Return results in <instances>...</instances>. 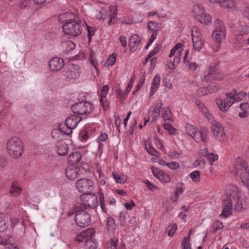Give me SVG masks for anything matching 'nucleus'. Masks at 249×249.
I'll return each instance as SVG.
<instances>
[{"label":"nucleus","instance_id":"obj_44","mask_svg":"<svg viewBox=\"0 0 249 249\" xmlns=\"http://www.w3.org/2000/svg\"><path fill=\"white\" fill-rule=\"evenodd\" d=\"M147 28L149 30L153 31V32H157V33L160 30L158 27V23L154 21H151L148 22Z\"/></svg>","mask_w":249,"mask_h":249},{"label":"nucleus","instance_id":"obj_16","mask_svg":"<svg viewBox=\"0 0 249 249\" xmlns=\"http://www.w3.org/2000/svg\"><path fill=\"white\" fill-rule=\"evenodd\" d=\"M212 129L215 139L219 142H223L226 138L221 124L217 122L212 123Z\"/></svg>","mask_w":249,"mask_h":249},{"label":"nucleus","instance_id":"obj_29","mask_svg":"<svg viewBox=\"0 0 249 249\" xmlns=\"http://www.w3.org/2000/svg\"><path fill=\"white\" fill-rule=\"evenodd\" d=\"M191 137L196 142H203L204 143H206L207 142L206 133L204 131H198L197 129Z\"/></svg>","mask_w":249,"mask_h":249},{"label":"nucleus","instance_id":"obj_47","mask_svg":"<svg viewBox=\"0 0 249 249\" xmlns=\"http://www.w3.org/2000/svg\"><path fill=\"white\" fill-rule=\"evenodd\" d=\"M201 111L204 114V116L211 122L213 123L214 122L213 115L210 113L209 111L207 109L206 107L203 108V109Z\"/></svg>","mask_w":249,"mask_h":249},{"label":"nucleus","instance_id":"obj_24","mask_svg":"<svg viewBox=\"0 0 249 249\" xmlns=\"http://www.w3.org/2000/svg\"><path fill=\"white\" fill-rule=\"evenodd\" d=\"M79 171L80 169L77 167L69 166L66 168L65 173L68 179L73 180L79 176Z\"/></svg>","mask_w":249,"mask_h":249},{"label":"nucleus","instance_id":"obj_58","mask_svg":"<svg viewBox=\"0 0 249 249\" xmlns=\"http://www.w3.org/2000/svg\"><path fill=\"white\" fill-rule=\"evenodd\" d=\"M183 190V184L182 183H179L178 185V187L176 188V190L175 191V195L177 196H179L182 193Z\"/></svg>","mask_w":249,"mask_h":249},{"label":"nucleus","instance_id":"obj_7","mask_svg":"<svg viewBox=\"0 0 249 249\" xmlns=\"http://www.w3.org/2000/svg\"><path fill=\"white\" fill-rule=\"evenodd\" d=\"M191 32L193 50L195 52H199L204 45L200 30L197 27H194Z\"/></svg>","mask_w":249,"mask_h":249},{"label":"nucleus","instance_id":"obj_2","mask_svg":"<svg viewBox=\"0 0 249 249\" xmlns=\"http://www.w3.org/2000/svg\"><path fill=\"white\" fill-rule=\"evenodd\" d=\"M230 170L234 175L239 176L243 183H245L247 178H249V169L242 158L239 157L235 159Z\"/></svg>","mask_w":249,"mask_h":249},{"label":"nucleus","instance_id":"obj_55","mask_svg":"<svg viewBox=\"0 0 249 249\" xmlns=\"http://www.w3.org/2000/svg\"><path fill=\"white\" fill-rule=\"evenodd\" d=\"M207 88L209 92L214 93L219 89V86L215 83H212L207 87Z\"/></svg>","mask_w":249,"mask_h":249},{"label":"nucleus","instance_id":"obj_8","mask_svg":"<svg viewBox=\"0 0 249 249\" xmlns=\"http://www.w3.org/2000/svg\"><path fill=\"white\" fill-rule=\"evenodd\" d=\"M77 190L85 194H90L94 190V184L93 181L87 178L78 179L75 184Z\"/></svg>","mask_w":249,"mask_h":249},{"label":"nucleus","instance_id":"obj_59","mask_svg":"<svg viewBox=\"0 0 249 249\" xmlns=\"http://www.w3.org/2000/svg\"><path fill=\"white\" fill-rule=\"evenodd\" d=\"M147 151L151 155L156 157H159V152L152 146L149 145L146 148Z\"/></svg>","mask_w":249,"mask_h":249},{"label":"nucleus","instance_id":"obj_51","mask_svg":"<svg viewBox=\"0 0 249 249\" xmlns=\"http://www.w3.org/2000/svg\"><path fill=\"white\" fill-rule=\"evenodd\" d=\"M182 249H192L189 237H185L182 243Z\"/></svg>","mask_w":249,"mask_h":249},{"label":"nucleus","instance_id":"obj_14","mask_svg":"<svg viewBox=\"0 0 249 249\" xmlns=\"http://www.w3.org/2000/svg\"><path fill=\"white\" fill-rule=\"evenodd\" d=\"M81 120L82 118L80 116L76 115H71L66 118L65 124L67 127V134L70 135L72 133V130L76 127Z\"/></svg>","mask_w":249,"mask_h":249},{"label":"nucleus","instance_id":"obj_3","mask_svg":"<svg viewBox=\"0 0 249 249\" xmlns=\"http://www.w3.org/2000/svg\"><path fill=\"white\" fill-rule=\"evenodd\" d=\"M226 195L231 196L232 199H236L234 207L236 211H240L246 208L247 197L242 194L237 186H229Z\"/></svg>","mask_w":249,"mask_h":249},{"label":"nucleus","instance_id":"obj_18","mask_svg":"<svg viewBox=\"0 0 249 249\" xmlns=\"http://www.w3.org/2000/svg\"><path fill=\"white\" fill-rule=\"evenodd\" d=\"M95 233V230L93 228H89L85 231L78 234L75 237V240L78 242H87L91 239Z\"/></svg>","mask_w":249,"mask_h":249},{"label":"nucleus","instance_id":"obj_54","mask_svg":"<svg viewBox=\"0 0 249 249\" xmlns=\"http://www.w3.org/2000/svg\"><path fill=\"white\" fill-rule=\"evenodd\" d=\"M85 246L87 249H97V245L96 243L93 241L92 239L88 241Z\"/></svg>","mask_w":249,"mask_h":249},{"label":"nucleus","instance_id":"obj_62","mask_svg":"<svg viewBox=\"0 0 249 249\" xmlns=\"http://www.w3.org/2000/svg\"><path fill=\"white\" fill-rule=\"evenodd\" d=\"M155 143L158 148L162 150L164 149V146L162 141L158 139L157 137L155 138Z\"/></svg>","mask_w":249,"mask_h":249},{"label":"nucleus","instance_id":"obj_4","mask_svg":"<svg viewBox=\"0 0 249 249\" xmlns=\"http://www.w3.org/2000/svg\"><path fill=\"white\" fill-rule=\"evenodd\" d=\"M6 148L11 157L17 158L22 155L23 151V144L18 138L11 137L7 142Z\"/></svg>","mask_w":249,"mask_h":249},{"label":"nucleus","instance_id":"obj_1","mask_svg":"<svg viewBox=\"0 0 249 249\" xmlns=\"http://www.w3.org/2000/svg\"><path fill=\"white\" fill-rule=\"evenodd\" d=\"M73 16L71 13L67 12L61 14L58 18V20L64 23L62 30L65 34V37H67L68 39L70 38L69 36H76L82 33L81 20L78 18H72Z\"/></svg>","mask_w":249,"mask_h":249},{"label":"nucleus","instance_id":"obj_63","mask_svg":"<svg viewBox=\"0 0 249 249\" xmlns=\"http://www.w3.org/2000/svg\"><path fill=\"white\" fill-rule=\"evenodd\" d=\"M145 183L146 186L147 187V188L149 190H151L152 191H154L159 190V188L157 186L152 184L148 180H147L146 181H145Z\"/></svg>","mask_w":249,"mask_h":249},{"label":"nucleus","instance_id":"obj_43","mask_svg":"<svg viewBox=\"0 0 249 249\" xmlns=\"http://www.w3.org/2000/svg\"><path fill=\"white\" fill-rule=\"evenodd\" d=\"M185 129L186 134L192 137L197 128L192 124H187L185 125Z\"/></svg>","mask_w":249,"mask_h":249},{"label":"nucleus","instance_id":"obj_46","mask_svg":"<svg viewBox=\"0 0 249 249\" xmlns=\"http://www.w3.org/2000/svg\"><path fill=\"white\" fill-rule=\"evenodd\" d=\"M177 230V225L176 224H172L170 225L167 228L166 232L170 237L174 235V233Z\"/></svg>","mask_w":249,"mask_h":249},{"label":"nucleus","instance_id":"obj_12","mask_svg":"<svg viewBox=\"0 0 249 249\" xmlns=\"http://www.w3.org/2000/svg\"><path fill=\"white\" fill-rule=\"evenodd\" d=\"M232 198L231 196L227 195L226 199H224L222 203V211L220 213V216L225 218L228 217L232 214V210L233 208Z\"/></svg>","mask_w":249,"mask_h":249},{"label":"nucleus","instance_id":"obj_30","mask_svg":"<svg viewBox=\"0 0 249 249\" xmlns=\"http://www.w3.org/2000/svg\"><path fill=\"white\" fill-rule=\"evenodd\" d=\"M22 191V188L17 182H13L10 187L9 193L11 196L16 197L18 196Z\"/></svg>","mask_w":249,"mask_h":249},{"label":"nucleus","instance_id":"obj_20","mask_svg":"<svg viewBox=\"0 0 249 249\" xmlns=\"http://www.w3.org/2000/svg\"><path fill=\"white\" fill-rule=\"evenodd\" d=\"M226 97L224 99H217L216 101V104L218 107L223 111H227L230 107L233 104L231 99V96L226 94Z\"/></svg>","mask_w":249,"mask_h":249},{"label":"nucleus","instance_id":"obj_53","mask_svg":"<svg viewBox=\"0 0 249 249\" xmlns=\"http://www.w3.org/2000/svg\"><path fill=\"white\" fill-rule=\"evenodd\" d=\"M120 225L124 226L126 220V213L125 212H121L119 213Z\"/></svg>","mask_w":249,"mask_h":249},{"label":"nucleus","instance_id":"obj_57","mask_svg":"<svg viewBox=\"0 0 249 249\" xmlns=\"http://www.w3.org/2000/svg\"><path fill=\"white\" fill-rule=\"evenodd\" d=\"M209 90L207 88H200L197 90V94L198 96H204L209 93Z\"/></svg>","mask_w":249,"mask_h":249},{"label":"nucleus","instance_id":"obj_31","mask_svg":"<svg viewBox=\"0 0 249 249\" xmlns=\"http://www.w3.org/2000/svg\"><path fill=\"white\" fill-rule=\"evenodd\" d=\"M160 83V77L159 75H156L151 83V87L149 93L150 97L152 96L155 92L159 89Z\"/></svg>","mask_w":249,"mask_h":249},{"label":"nucleus","instance_id":"obj_5","mask_svg":"<svg viewBox=\"0 0 249 249\" xmlns=\"http://www.w3.org/2000/svg\"><path fill=\"white\" fill-rule=\"evenodd\" d=\"M214 28L212 34V38L216 43H221L226 36V27L223 22L219 19L214 21Z\"/></svg>","mask_w":249,"mask_h":249},{"label":"nucleus","instance_id":"obj_25","mask_svg":"<svg viewBox=\"0 0 249 249\" xmlns=\"http://www.w3.org/2000/svg\"><path fill=\"white\" fill-rule=\"evenodd\" d=\"M94 136V134L91 127H87L83 129L79 134L81 141L83 142H86L89 139L92 138Z\"/></svg>","mask_w":249,"mask_h":249},{"label":"nucleus","instance_id":"obj_11","mask_svg":"<svg viewBox=\"0 0 249 249\" xmlns=\"http://www.w3.org/2000/svg\"><path fill=\"white\" fill-rule=\"evenodd\" d=\"M212 3L218 4L220 7L231 11L238 10V4L236 0H209Z\"/></svg>","mask_w":249,"mask_h":249},{"label":"nucleus","instance_id":"obj_64","mask_svg":"<svg viewBox=\"0 0 249 249\" xmlns=\"http://www.w3.org/2000/svg\"><path fill=\"white\" fill-rule=\"evenodd\" d=\"M205 163V161L204 159H200L196 160L194 164L196 167L199 166L200 167H204Z\"/></svg>","mask_w":249,"mask_h":249},{"label":"nucleus","instance_id":"obj_15","mask_svg":"<svg viewBox=\"0 0 249 249\" xmlns=\"http://www.w3.org/2000/svg\"><path fill=\"white\" fill-rule=\"evenodd\" d=\"M245 27H249L245 23H237V25L235 26V30L238 32L236 35V40L239 44L247 45V35L243 33V30Z\"/></svg>","mask_w":249,"mask_h":249},{"label":"nucleus","instance_id":"obj_39","mask_svg":"<svg viewBox=\"0 0 249 249\" xmlns=\"http://www.w3.org/2000/svg\"><path fill=\"white\" fill-rule=\"evenodd\" d=\"M117 54L116 53H112L109 57L107 59L105 62L106 66H112L114 65L116 62Z\"/></svg>","mask_w":249,"mask_h":249},{"label":"nucleus","instance_id":"obj_6","mask_svg":"<svg viewBox=\"0 0 249 249\" xmlns=\"http://www.w3.org/2000/svg\"><path fill=\"white\" fill-rule=\"evenodd\" d=\"M94 109L92 103L88 101H82L75 103L71 106V110L75 113L79 115H87Z\"/></svg>","mask_w":249,"mask_h":249},{"label":"nucleus","instance_id":"obj_26","mask_svg":"<svg viewBox=\"0 0 249 249\" xmlns=\"http://www.w3.org/2000/svg\"><path fill=\"white\" fill-rule=\"evenodd\" d=\"M108 15L109 20L108 25L110 26L114 24L117 20L116 16L117 15V8L116 6L112 5L109 6Z\"/></svg>","mask_w":249,"mask_h":249},{"label":"nucleus","instance_id":"obj_38","mask_svg":"<svg viewBox=\"0 0 249 249\" xmlns=\"http://www.w3.org/2000/svg\"><path fill=\"white\" fill-rule=\"evenodd\" d=\"M5 215L4 213H0V231L3 232L7 229L5 219Z\"/></svg>","mask_w":249,"mask_h":249},{"label":"nucleus","instance_id":"obj_40","mask_svg":"<svg viewBox=\"0 0 249 249\" xmlns=\"http://www.w3.org/2000/svg\"><path fill=\"white\" fill-rule=\"evenodd\" d=\"M107 227L109 231H113L115 229V222L114 218L112 217H109L107 218Z\"/></svg>","mask_w":249,"mask_h":249},{"label":"nucleus","instance_id":"obj_36","mask_svg":"<svg viewBox=\"0 0 249 249\" xmlns=\"http://www.w3.org/2000/svg\"><path fill=\"white\" fill-rule=\"evenodd\" d=\"M112 174L115 181L118 183L123 184L127 180V178L125 175H122L120 176L115 172H113Z\"/></svg>","mask_w":249,"mask_h":249},{"label":"nucleus","instance_id":"obj_21","mask_svg":"<svg viewBox=\"0 0 249 249\" xmlns=\"http://www.w3.org/2000/svg\"><path fill=\"white\" fill-rule=\"evenodd\" d=\"M162 106V103L160 100H156L151 107L152 110V122H156L160 115V110Z\"/></svg>","mask_w":249,"mask_h":249},{"label":"nucleus","instance_id":"obj_34","mask_svg":"<svg viewBox=\"0 0 249 249\" xmlns=\"http://www.w3.org/2000/svg\"><path fill=\"white\" fill-rule=\"evenodd\" d=\"M141 42V38L137 35L134 34L131 36L129 39V45L131 48L138 46Z\"/></svg>","mask_w":249,"mask_h":249},{"label":"nucleus","instance_id":"obj_13","mask_svg":"<svg viewBox=\"0 0 249 249\" xmlns=\"http://www.w3.org/2000/svg\"><path fill=\"white\" fill-rule=\"evenodd\" d=\"M64 60L59 57H53L48 63L49 69L53 72L60 71L64 67Z\"/></svg>","mask_w":249,"mask_h":249},{"label":"nucleus","instance_id":"obj_19","mask_svg":"<svg viewBox=\"0 0 249 249\" xmlns=\"http://www.w3.org/2000/svg\"><path fill=\"white\" fill-rule=\"evenodd\" d=\"M184 50L183 48V44L182 43H178L171 50L170 53L168 55L169 58L173 57L176 53V55L174 57V62L178 63L181 59V55L182 54Z\"/></svg>","mask_w":249,"mask_h":249},{"label":"nucleus","instance_id":"obj_41","mask_svg":"<svg viewBox=\"0 0 249 249\" xmlns=\"http://www.w3.org/2000/svg\"><path fill=\"white\" fill-rule=\"evenodd\" d=\"M192 180L195 182H198L200 180V172L199 171H194L189 175Z\"/></svg>","mask_w":249,"mask_h":249},{"label":"nucleus","instance_id":"obj_9","mask_svg":"<svg viewBox=\"0 0 249 249\" xmlns=\"http://www.w3.org/2000/svg\"><path fill=\"white\" fill-rule=\"evenodd\" d=\"M74 219L76 225L81 228L87 227L91 222L90 216L85 210L77 212Z\"/></svg>","mask_w":249,"mask_h":249},{"label":"nucleus","instance_id":"obj_60","mask_svg":"<svg viewBox=\"0 0 249 249\" xmlns=\"http://www.w3.org/2000/svg\"><path fill=\"white\" fill-rule=\"evenodd\" d=\"M109 89V86L107 85L104 86L101 89V97H107Z\"/></svg>","mask_w":249,"mask_h":249},{"label":"nucleus","instance_id":"obj_27","mask_svg":"<svg viewBox=\"0 0 249 249\" xmlns=\"http://www.w3.org/2000/svg\"><path fill=\"white\" fill-rule=\"evenodd\" d=\"M82 158V155L79 151H74L71 152L68 157V160L69 163L71 164H76L78 163Z\"/></svg>","mask_w":249,"mask_h":249},{"label":"nucleus","instance_id":"obj_33","mask_svg":"<svg viewBox=\"0 0 249 249\" xmlns=\"http://www.w3.org/2000/svg\"><path fill=\"white\" fill-rule=\"evenodd\" d=\"M214 68L213 67L209 68L207 72H205L204 74L201 76V80L203 82L210 81L211 80L216 78L214 75Z\"/></svg>","mask_w":249,"mask_h":249},{"label":"nucleus","instance_id":"obj_49","mask_svg":"<svg viewBox=\"0 0 249 249\" xmlns=\"http://www.w3.org/2000/svg\"><path fill=\"white\" fill-rule=\"evenodd\" d=\"M161 182L163 183H168L171 180L170 177L166 173L162 172L160 178H158Z\"/></svg>","mask_w":249,"mask_h":249},{"label":"nucleus","instance_id":"obj_50","mask_svg":"<svg viewBox=\"0 0 249 249\" xmlns=\"http://www.w3.org/2000/svg\"><path fill=\"white\" fill-rule=\"evenodd\" d=\"M107 97H100V102L104 110L108 109L109 103L107 100Z\"/></svg>","mask_w":249,"mask_h":249},{"label":"nucleus","instance_id":"obj_28","mask_svg":"<svg viewBox=\"0 0 249 249\" xmlns=\"http://www.w3.org/2000/svg\"><path fill=\"white\" fill-rule=\"evenodd\" d=\"M189 53L188 50L185 51L183 62L189 70L194 71L197 68V64L196 62H190L189 59L188 58Z\"/></svg>","mask_w":249,"mask_h":249},{"label":"nucleus","instance_id":"obj_32","mask_svg":"<svg viewBox=\"0 0 249 249\" xmlns=\"http://www.w3.org/2000/svg\"><path fill=\"white\" fill-rule=\"evenodd\" d=\"M202 154L206 157L211 165H212L214 161L217 160L218 158L217 155L213 154V153H210L207 148H205L202 150Z\"/></svg>","mask_w":249,"mask_h":249},{"label":"nucleus","instance_id":"obj_35","mask_svg":"<svg viewBox=\"0 0 249 249\" xmlns=\"http://www.w3.org/2000/svg\"><path fill=\"white\" fill-rule=\"evenodd\" d=\"M162 112L161 115L164 121H170L172 120V113L169 107H166L162 108Z\"/></svg>","mask_w":249,"mask_h":249},{"label":"nucleus","instance_id":"obj_52","mask_svg":"<svg viewBox=\"0 0 249 249\" xmlns=\"http://www.w3.org/2000/svg\"><path fill=\"white\" fill-rule=\"evenodd\" d=\"M165 129L168 130L170 135H174L176 132V129L169 123H165L163 124Z\"/></svg>","mask_w":249,"mask_h":249},{"label":"nucleus","instance_id":"obj_45","mask_svg":"<svg viewBox=\"0 0 249 249\" xmlns=\"http://www.w3.org/2000/svg\"><path fill=\"white\" fill-rule=\"evenodd\" d=\"M11 236L9 235L2 234L0 235V244L2 245H7L11 241Z\"/></svg>","mask_w":249,"mask_h":249},{"label":"nucleus","instance_id":"obj_61","mask_svg":"<svg viewBox=\"0 0 249 249\" xmlns=\"http://www.w3.org/2000/svg\"><path fill=\"white\" fill-rule=\"evenodd\" d=\"M145 81V78L144 77H141L139 81L138 85L137 86V89L133 92V94H135V92L140 90L142 87L143 84Z\"/></svg>","mask_w":249,"mask_h":249},{"label":"nucleus","instance_id":"obj_23","mask_svg":"<svg viewBox=\"0 0 249 249\" xmlns=\"http://www.w3.org/2000/svg\"><path fill=\"white\" fill-rule=\"evenodd\" d=\"M227 95L231 96V99L234 103L235 102H240L246 97L247 94V93L243 91L237 92L236 89H233L231 91L227 93Z\"/></svg>","mask_w":249,"mask_h":249},{"label":"nucleus","instance_id":"obj_37","mask_svg":"<svg viewBox=\"0 0 249 249\" xmlns=\"http://www.w3.org/2000/svg\"><path fill=\"white\" fill-rule=\"evenodd\" d=\"M68 152V147L65 143L60 144L57 147V153L59 155L64 156Z\"/></svg>","mask_w":249,"mask_h":249},{"label":"nucleus","instance_id":"obj_10","mask_svg":"<svg viewBox=\"0 0 249 249\" xmlns=\"http://www.w3.org/2000/svg\"><path fill=\"white\" fill-rule=\"evenodd\" d=\"M205 12L206 11L204 7L201 4H196L193 7L192 15L195 19L200 23L208 25L210 23V18L206 16L205 19H203L201 17Z\"/></svg>","mask_w":249,"mask_h":249},{"label":"nucleus","instance_id":"obj_17","mask_svg":"<svg viewBox=\"0 0 249 249\" xmlns=\"http://www.w3.org/2000/svg\"><path fill=\"white\" fill-rule=\"evenodd\" d=\"M81 71L78 66L70 64L67 68L65 75L69 80L76 79L80 75Z\"/></svg>","mask_w":249,"mask_h":249},{"label":"nucleus","instance_id":"obj_42","mask_svg":"<svg viewBox=\"0 0 249 249\" xmlns=\"http://www.w3.org/2000/svg\"><path fill=\"white\" fill-rule=\"evenodd\" d=\"M118 240L116 238H111L107 245V249H118L117 248Z\"/></svg>","mask_w":249,"mask_h":249},{"label":"nucleus","instance_id":"obj_56","mask_svg":"<svg viewBox=\"0 0 249 249\" xmlns=\"http://www.w3.org/2000/svg\"><path fill=\"white\" fill-rule=\"evenodd\" d=\"M151 170H152V172L153 175L158 179L159 178H160V177L161 176V174L163 172L162 170H161L159 169L155 168L154 167H152L151 168Z\"/></svg>","mask_w":249,"mask_h":249},{"label":"nucleus","instance_id":"obj_22","mask_svg":"<svg viewBox=\"0 0 249 249\" xmlns=\"http://www.w3.org/2000/svg\"><path fill=\"white\" fill-rule=\"evenodd\" d=\"M67 130H64L63 128H59L53 129L51 132L52 138L56 141H61L65 139L67 134Z\"/></svg>","mask_w":249,"mask_h":249},{"label":"nucleus","instance_id":"obj_48","mask_svg":"<svg viewBox=\"0 0 249 249\" xmlns=\"http://www.w3.org/2000/svg\"><path fill=\"white\" fill-rule=\"evenodd\" d=\"M223 227V223L219 221H215L212 224V228L214 232H215L219 230L222 229Z\"/></svg>","mask_w":249,"mask_h":249}]
</instances>
